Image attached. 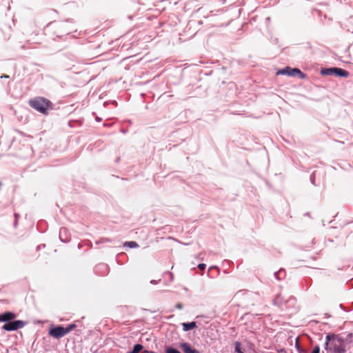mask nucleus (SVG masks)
Returning a JSON list of instances; mask_svg holds the SVG:
<instances>
[{
	"label": "nucleus",
	"mask_w": 353,
	"mask_h": 353,
	"mask_svg": "<svg viewBox=\"0 0 353 353\" xmlns=\"http://www.w3.org/2000/svg\"><path fill=\"white\" fill-rule=\"evenodd\" d=\"M325 349L331 353H345V344L339 335L329 334L326 336Z\"/></svg>",
	"instance_id": "f257e3e1"
},
{
	"label": "nucleus",
	"mask_w": 353,
	"mask_h": 353,
	"mask_svg": "<svg viewBox=\"0 0 353 353\" xmlns=\"http://www.w3.org/2000/svg\"><path fill=\"white\" fill-rule=\"evenodd\" d=\"M16 314L12 312H6L0 314V322H6L3 325V330L6 331H14L23 328L26 322L21 320L13 321L16 318Z\"/></svg>",
	"instance_id": "f03ea898"
},
{
	"label": "nucleus",
	"mask_w": 353,
	"mask_h": 353,
	"mask_svg": "<svg viewBox=\"0 0 353 353\" xmlns=\"http://www.w3.org/2000/svg\"><path fill=\"white\" fill-rule=\"evenodd\" d=\"M30 106L42 114H46L52 106V103L47 99L37 97L28 101Z\"/></svg>",
	"instance_id": "7ed1b4c3"
},
{
	"label": "nucleus",
	"mask_w": 353,
	"mask_h": 353,
	"mask_svg": "<svg viewBox=\"0 0 353 353\" xmlns=\"http://www.w3.org/2000/svg\"><path fill=\"white\" fill-rule=\"evenodd\" d=\"M76 327L75 324H70L66 327L62 326H57L49 330V334L56 339H59L71 332Z\"/></svg>",
	"instance_id": "20e7f679"
},
{
	"label": "nucleus",
	"mask_w": 353,
	"mask_h": 353,
	"mask_svg": "<svg viewBox=\"0 0 353 353\" xmlns=\"http://www.w3.org/2000/svg\"><path fill=\"white\" fill-rule=\"evenodd\" d=\"M321 74L323 75H334L342 77H347L349 76V72L347 70L339 68L323 69Z\"/></svg>",
	"instance_id": "39448f33"
},
{
	"label": "nucleus",
	"mask_w": 353,
	"mask_h": 353,
	"mask_svg": "<svg viewBox=\"0 0 353 353\" xmlns=\"http://www.w3.org/2000/svg\"><path fill=\"white\" fill-rule=\"evenodd\" d=\"M276 75L283 74L291 77L299 76L301 79H305V75L298 68H291L290 67H285L283 69L279 70Z\"/></svg>",
	"instance_id": "423d86ee"
},
{
	"label": "nucleus",
	"mask_w": 353,
	"mask_h": 353,
	"mask_svg": "<svg viewBox=\"0 0 353 353\" xmlns=\"http://www.w3.org/2000/svg\"><path fill=\"white\" fill-rule=\"evenodd\" d=\"M343 341L345 344V350L350 347V344L353 343V333H349L345 338H343Z\"/></svg>",
	"instance_id": "0eeeda50"
},
{
	"label": "nucleus",
	"mask_w": 353,
	"mask_h": 353,
	"mask_svg": "<svg viewBox=\"0 0 353 353\" xmlns=\"http://www.w3.org/2000/svg\"><path fill=\"white\" fill-rule=\"evenodd\" d=\"M181 347L185 353H199L196 350L192 349L188 343H183Z\"/></svg>",
	"instance_id": "6e6552de"
},
{
	"label": "nucleus",
	"mask_w": 353,
	"mask_h": 353,
	"mask_svg": "<svg viewBox=\"0 0 353 353\" xmlns=\"http://www.w3.org/2000/svg\"><path fill=\"white\" fill-rule=\"evenodd\" d=\"M183 329L184 331L191 330L196 327L195 322L183 323H182Z\"/></svg>",
	"instance_id": "1a4fd4ad"
},
{
	"label": "nucleus",
	"mask_w": 353,
	"mask_h": 353,
	"mask_svg": "<svg viewBox=\"0 0 353 353\" xmlns=\"http://www.w3.org/2000/svg\"><path fill=\"white\" fill-rule=\"evenodd\" d=\"M143 348V346L141 344H137L134 346L133 350L129 353H139Z\"/></svg>",
	"instance_id": "9d476101"
},
{
	"label": "nucleus",
	"mask_w": 353,
	"mask_h": 353,
	"mask_svg": "<svg viewBox=\"0 0 353 353\" xmlns=\"http://www.w3.org/2000/svg\"><path fill=\"white\" fill-rule=\"evenodd\" d=\"M274 302L276 304L279 305H282L283 303V297L281 294L278 295L275 299H274Z\"/></svg>",
	"instance_id": "9b49d317"
},
{
	"label": "nucleus",
	"mask_w": 353,
	"mask_h": 353,
	"mask_svg": "<svg viewBox=\"0 0 353 353\" xmlns=\"http://www.w3.org/2000/svg\"><path fill=\"white\" fill-rule=\"evenodd\" d=\"M124 245H128L131 248H137L139 245L135 241H127L124 243Z\"/></svg>",
	"instance_id": "f8f14e48"
},
{
	"label": "nucleus",
	"mask_w": 353,
	"mask_h": 353,
	"mask_svg": "<svg viewBox=\"0 0 353 353\" xmlns=\"http://www.w3.org/2000/svg\"><path fill=\"white\" fill-rule=\"evenodd\" d=\"M166 353H181L179 350L176 349L172 348V347H168L166 349Z\"/></svg>",
	"instance_id": "ddd939ff"
},
{
	"label": "nucleus",
	"mask_w": 353,
	"mask_h": 353,
	"mask_svg": "<svg viewBox=\"0 0 353 353\" xmlns=\"http://www.w3.org/2000/svg\"><path fill=\"white\" fill-rule=\"evenodd\" d=\"M240 346H241V343L239 342H236L235 343V350L236 352H237L238 353H243L241 348H240Z\"/></svg>",
	"instance_id": "4468645a"
},
{
	"label": "nucleus",
	"mask_w": 353,
	"mask_h": 353,
	"mask_svg": "<svg viewBox=\"0 0 353 353\" xmlns=\"http://www.w3.org/2000/svg\"><path fill=\"white\" fill-rule=\"evenodd\" d=\"M319 352H320V347H319V346H316V347L313 349V350H312V353H319Z\"/></svg>",
	"instance_id": "2eb2a0df"
},
{
	"label": "nucleus",
	"mask_w": 353,
	"mask_h": 353,
	"mask_svg": "<svg viewBox=\"0 0 353 353\" xmlns=\"http://www.w3.org/2000/svg\"><path fill=\"white\" fill-rule=\"evenodd\" d=\"M175 307H176V308H177V309H179V310H181V309H183V304H182V303H176V305H175Z\"/></svg>",
	"instance_id": "dca6fc26"
},
{
	"label": "nucleus",
	"mask_w": 353,
	"mask_h": 353,
	"mask_svg": "<svg viewBox=\"0 0 353 353\" xmlns=\"http://www.w3.org/2000/svg\"><path fill=\"white\" fill-rule=\"evenodd\" d=\"M205 267H206V265H205V264H204V263H201V264H199V265H198V268H199L200 270H205Z\"/></svg>",
	"instance_id": "f3484780"
},
{
	"label": "nucleus",
	"mask_w": 353,
	"mask_h": 353,
	"mask_svg": "<svg viewBox=\"0 0 353 353\" xmlns=\"http://www.w3.org/2000/svg\"><path fill=\"white\" fill-rule=\"evenodd\" d=\"M145 353H157V352H152V351H148V350H145Z\"/></svg>",
	"instance_id": "a211bd4d"
},
{
	"label": "nucleus",
	"mask_w": 353,
	"mask_h": 353,
	"mask_svg": "<svg viewBox=\"0 0 353 353\" xmlns=\"http://www.w3.org/2000/svg\"><path fill=\"white\" fill-rule=\"evenodd\" d=\"M9 77L8 75H3L1 77V78H8Z\"/></svg>",
	"instance_id": "6ab92c4d"
}]
</instances>
